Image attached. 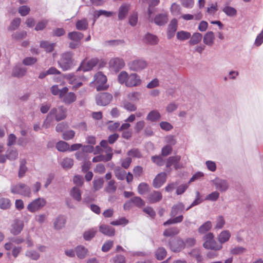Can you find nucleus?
I'll return each instance as SVG.
<instances>
[{
  "label": "nucleus",
  "mask_w": 263,
  "mask_h": 263,
  "mask_svg": "<svg viewBox=\"0 0 263 263\" xmlns=\"http://www.w3.org/2000/svg\"><path fill=\"white\" fill-rule=\"evenodd\" d=\"M107 79L102 72H98L94 76V83L96 85V90L98 91L106 90L108 88V85L106 84Z\"/></svg>",
  "instance_id": "obj_5"
},
{
  "label": "nucleus",
  "mask_w": 263,
  "mask_h": 263,
  "mask_svg": "<svg viewBox=\"0 0 263 263\" xmlns=\"http://www.w3.org/2000/svg\"><path fill=\"white\" fill-rule=\"evenodd\" d=\"M99 231L101 233L108 236H113L115 234V230L111 226L102 224L99 227Z\"/></svg>",
  "instance_id": "obj_20"
},
{
  "label": "nucleus",
  "mask_w": 263,
  "mask_h": 263,
  "mask_svg": "<svg viewBox=\"0 0 263 263\" xmlns=\"http://www.w3.org/2000/svg\"><path fill=\"white\" fill-rule=\"evenodd\" d=\"M113 245V241L108 240L103 245L101 250L104 252H107L112 247Z\"/></svg>",
  "instance_id": "obj_58"
},
{
  "label": "nucleus",
  "mask_w": 263,
  "mask_h": 263,
  "mask_svg": "<svg viewBox=\"0 0 263 263\" xmlns=\"http://www.w3.org/2000/svg\"><path fill=\"white\" fill-rule=\"evenodd\" d=\"M114 172L116 177L118 180H123L125 179L126 174L125 171L121 170L120 167H117L115 168Z\"/></svg>",
  "instance_id": "obj_44"
},
{
  "label": "nucleus",
  "mask_w": 263,
  "mask_h": 263,
  "mask_svg": "<svg viewBox=\"0 0 263 263\" xmlns=\"http://www.w3.org/2000/svg\"><path fill=\"white\" fill-rule=\"evenodd\" d=\"M70 194L71 196L76 200L80 201L81 200V192L77 187H73L71 189Z\"/></svg>",
  "instance_id": "obj_34"
},
{
  "label": "nucleus",
  "mask_w": 263,
  "mask_h": 263,
  "mask_svg": "<svg viewBox=\"0 0 263 263\" xmlns=\"http://www.w3.org/2000/svg\"><path fill=\"white\" fill-rule=\"evenodd\" d=\"M180 230L176 227H171L165 229L163 232V235L165 237H173L179 233Z\"/></svg>",
  "instance_id": "obj_27"
},
{
  "label": "nucleus",
  "mask_w": 263,
  "mask_h": 263,
  "mask_svg": "<svg viewBox=\"0 0 263 263\" xmlns=\"http://www.w3.org/2000/svg\"><path fill=\"white\" fill-rule=\"evenodd\" d=\"M75 135V132L72 130H67L63 134V138L66 140L72 139Z\"/></svg>",
  "instance_id": "obj_59"
},
{
  "label": "nucleus",
  "mask_w": 263,
  "mask_h": 263,
  "mask_svg": "<svg viewBox=\"0 0 263 263\" xmlns=\"http://www.w3.org/2000/svg\"><path fill=\"white\" fill-rule=\"evenodd\" d=\"M111 159V155L110 154H106V156L100 155L93 158V162H98L101 161L107 162Z\"/></svg>",
  "instance_id": "obj_36"
},
{
  "label": "nucleus",
  "mask_w": 263,
  "mask_h": 263,
  "mask_svg": "<svg viewBox=\"0 0 263 263\" xmlns=\"http://www.w3.org/2000/svg\"><path fill=\"white\" fill-rule=\"evenodd\" d=\"M191 36V34L189 32L180 31L177 33L176 37L177 39L180 41L186 40L190 39Z\"/></svg>",
  "instance_id": "obj_42"
},
{
  "label": "nucleus",
  "mask_w": 263,
  "mask_h": 263,
  "mask_svg": "<svg viewBox=\"0 0 263 263\" xmlns=\"http://www.w3.org/2000/svg\"><path fill=\"white\" fill-rule=\"evenodd\" d=\"M124 66L125 63L123 60L119 58H112L109 62V67L116 72L119 71Z\"/></svg>",
  "instance_id": "obj_13"
},
{
  "label": "nucleus",
  "mask_w": 263,
  "mask_h": 263,
  "mask_svg": "<svg viewBox=\"0 0 263 263\" xmlns=\"http://www.w3.org/2000/svg\"><path fill=\"white\" fill-rule=\"evenodd\" d=\"M68 90L67 87L61 89L60 99L66 104H72L77 100L76 95L73 92H68Z\"/></svg>",
  "instance_id": "obj_6"
},
{
  "label": "nucleus",
  "mask_w": 263,
  "mask_h": 263,
  "mask_svg": "<svg viewBox=\"0 0 263 263\" xmlns=\"http://www.w3.org/2000/svg\"><path fill=\"white\" fill-rule=\"evenodd\" d=\"M231 233L228 230L222 231L218 236L219 242L222 245L229 241L231 237Z\"/></svg>",
  "instance_id": "obj_26"
},
{
  "label": "nucleus",
  "mask_w": 263,
  "mask_h": 263,
  "mask_svg": "<svg viewBox=\"0 0 263 263\" xmlns=\"http://www.w3.org/2000/svg\"><path fill=\"white\" fill-rule=\"evenodd\" d=\"M168 21V15L166 13H160L156 15L154 19V23L158 26H163Z\"/></svg>",
  "instance_id": "obj_19"
},
{
  "label": "nucleus",
  "mask_w": 263,
  "mask_h": 263,
  "mask_svg": "<svg viewBox=\"0 0 263 263\" xmlns=\"http://www.w3.org/2000/svg\"><path fill=\"white\" fill-rule=\"evenodd\" d=\"M222 10L227 15L229 16H234L237 13V11L234 8L228 6H225Z\"/></svg>",
  "instance_id": "obj_47"
},
{
  "label": "nucleus",
  "mask_w": 263,
  "mask_h": 263,
  "mask_svg": "<svg viewBox=\"0 0 263 263\" xmlns=\"http://www.w3.org/2000/svg\"><path fill=\"white\" fill-rule=\"evenodd\" d=\"M21 20L20 18H14L11 23L8 29L9 30H14L16 29L21 24Z\"/></svg>",
  "instance_id": "obj_52"
},
{
  "label": "nucleus",
  "mask_w": 263,
  "mask_h": 263,
  "mask_svg": "<svg viewBox=\"0 0 263 263\" xmlns=\"http://www.w3.org/2000/svg\"><path fill=\"white\" fill-rule=\"evenodd\" d=\"M26 161L24 159H22L20 161V166L18 172V177L21 178L23 177L27 171V168L26 166Z\"/></svg>",
  "instance_id": "obj_46"
},
{
  "label": "nucleus",
  "mask_w": 263,
  "mask_h": 263,
  "mask_svg": "<svg viewBox=\"0 0 263 263\" xmlns=\"http://www.w3.org/2000/svg\"><path fill=\"white\" fill-rule=\"evenodd\" d=\"M214 182L216 189L220 192H225L229 187L228 183L225 180L216 179Z\"/></svg>",
  "instance_id": "obj_21"
},
{
  "label": "nucleus",
  "mask_w": 263,
  "mask_h": 263,
  "mask_svg": "<svg viewBox=\"0 0 263 263\" xmlns=\"http://www.w3.org/2000/svg\"><path fill=\"white\" fill-rule=\"evenodd\" d=\"M162 198V195L159 191H154L151 193L147 197L150 203H155L160 201Z\"/></svg>",
  "instance_id": "obj_18"
},
{
  "label": "nucleus",
  "mask_w": 263,
  "mask_h": 263,
  "mask_svg": "<svg viewBox=\"0 0 263 263\" xmlns=\"http://www.w3.org/2000/svg\"><path fill=\"white\" fill-rule=\"evenodd\" d=\"M76 252L79 258L83 259L87 255L88 250L84 246H79L76 248Z\"/></svg>",
  "instance_id": "obj_30"
},
{
  "label": "nucleus",
  "mask_w": 263,
  "mask_h": 263,
  "mask_svg": "<svg viewBox=\"0 0 263 263\" xmlns=\"http://www.w3.org/2000/svg\"><path fill=\"white\" fill-rule=\"evenodd\" d=\"M170 10L171 13L175 16H177L181 14L180 6L175 3L172 4Z\"/></svg>",
  "instance_id": "obj_48"
},
{
  "label": "nucleus",
  "mask_w": 263,
  "mask_h": 263,
  "mask_svg": "<svg viewBox=\"0 0 263 263\" xmlns=\"http://www.w3.org/2000/svg\"><path fill=\"white\" fill-rule=\"evenodd\" d=\"M148 190V185L146 183H141L138 186V191L140 194H144Z\"/></svg>",
  "instance_id": "obj_56"
},
{
  "label": "nucleus",
  "mask_w": 263,
  "mask_h": 263,
  "mask_svg": "<svg viewBox=\"0 0 263 263\" xmlns=\"http://www.w3.org/2000/svg\"><path fill=\"white\" fill-rule=\"evenodd\" d=\"M120 123L118 122H114L112 121H109L108 122V129L111 132L116 130L118 128H119Z\"/></svg>",
  "instance_id": "obj_57"
},
{
  "label": "nucleus",
  "mask_w": 263,
  "mask_h": 263,
  "mask_svg": "<svg viewBox=\"0 0 263 263\" xmlns=\"http://www.w3.org/2000/svg\"><path fill=\"white\" fill-rule=\"evenodd\" d=\"M180 159L181 157L179 155H176L168 157L166 162V167H170L172 165H174V168L176 170L181 168V166L179 164V162Z\"/></svg>",
  "instance_id": "obj_14"
},
{
  "label": "nucleus",
  "mask_w": 263,
  "mask_h": 263,
  "mask_svg": "<svg viewBox=\"0 0 263 263\" xmlns=\"http://www.w3.org/2000/svg\"><path fill=\"white\" fill-rule=\"evenodd\" d=\"M118 79L120 84H125L127 87H129L140 85L141 83L140 77L138 74L136 73L128 74L125 71H123L119 73Z\"/></svg>",
  "instance_id": "obj_1"
},
{
  "label": "nucleus",
  "mask_w": 263,
  "mask_h": 263,
  "mask_svg": "<svg viewBox=\"0 0 263 263\" xmlns=\"http://www.w3.org/2000/svg\"><path fill=\"white\" fill-rule=\"evenodd\" d=\"M68 36L70 40L79 42L83 39L84 35L81 32L73 31L69 32L68 34Z\"/></svg>",
  "instance_id": "obj_31"
},
{
  "label": "nucleus",
  "mask_w": 263,
  "mask_h": 263,
  "mask_svg": "<svg viewBox=\"0 0 263 263\" xmlns=\"http://www.w3.org/2000/svg\"><path fill=\"white\" fill-rule=\"evenodd\" d=\"M24 224L23 221L18 220H15L12 225L10 232L13 235H18L23 230Z\"/></svg>",
  "instance_id": "obj_17"
},
{
  "label": "nucleus",
  "mask_w": 263,
  "mask_h": 263,
  "mask_svg": "<svg viewBox=\"0 0 263 263\" xmlns=\"http://www.w3.org/2000/svg\"><path fill=\"white\" fill-rule=\"evenodd\" d=\"M66 220L64 216H58L54 222V228L57 230H60L63 228L65 224Z\"/></svg>",
  "instance_id": "obj_28"
},
{
  "label": "nucleus",
  "mask_w": 263,
  "mask_h": 263,
  "mask_svg": "<svg viewBox=\"0 0 263 263\" xmlns=\"http://www.w3.org/2000/svg\"><path fill=\"white\" fill-rule=\"evenodd\" d=\"M177 20L175 18L173 19L169 24L167 27V36L168 39H171L175 35L177 29Z\"/></svg>",
  "instance_id": "obj_16"
},
{
  "label": "nucleus",
  "mask_w": 263,
  "mask_h": 263,
  "mask_svg": "<svg viewBox=\"0 0 263 263\" xmlns=\"http://www.w3.org/2000/svg\"><path fill=\"white\" fill-rule=\"evenodd\" d=\"M88 22L86 18L78 20L76 24V28L79 30H85L88 28Z\"/></svg>",
  "instance_id": "obj_35"
},
{
  "label": "nucleus",
  "mask_w": 263,
  "mask_h": 263,
  "mask_svg": "<svg viewBox=\"0 0 263 263\" xmlns=\"http://www.w3.org/2000/svg\"><path fill=\"white\" fill-rule=\"evenodd\" d=\"M128 223V220L124 217H122L118 220L112 221L110 224L112 226H125Z\"/></svg>",
  "instance_id": "obj_55"
},
{
  "label": "nucleus",
  "mask_w": 263,
  "mask_h": 263,
  "mask_svg": "<svg viewBox=\"0 0 263 263\" xmlns=\"http://www.w3.org/2000/svg\"><path fill=\"white\" fill-rule=\"evenodd\" d=\"M204 242L203 246L206 249L213 250L215 251L220 250L222 248L221 244H218L214 239V235L212 233H208L203 236Z\"/></svg>",
  "instance_id": "obj_4"
},
{
  "label": "nucleus",
  "mask_w": 263,
  "mask_h": 263,
  "mask_svg": "<svg viewBox=\"0 0 263 263\" xmlns=\"http://www.w3.org/2000/svg\"><path fill=\"white\" fill-rule=\"evenodd\" d=\"M18 12L22 16H26L29 14L30 9L27 6H22L18 8Z\"/></svg>",
  "instance_id": "obj_63"
},
{
  "label": "nucleus",
  "mask_w": 263,
  "mask_h": 263,
  "mask_svg": "<svg viewBox=\"0 0 263 263\" xmlns=\"http://www.w3.org/2000/svg\"><path fill=\"white\" fill-rule=\"evenodd\" d=\"M212 228V223L207 221L201 225L198 229V232L200 234H204L209 231Z\"/></svg>",
  "instance_id": "obj_40"
},
{
  "label": "nucleus",
  "mask_w": 263,
  "mask_h": 263,
  "mask_svg": "<svg viewBox=\"0 0 263 263\" xmlns=\"http://www.w3.org/2000/svg\"><path fill=\"white\" fill-rule=\"evenodd\" d=\"M184 210V205L182 202H178L174 205L170 212L171 217H175L178 213L183 212Z\"/></svg>",
  "instance_id": "obj_23"
},
{
  "label": "nucleus",
  "mask_w": 263,
  "mask_h": 263,
  "mask_svg": "<svg viewBox=\"0 0 263 263\" xmlns=\"http://www.w3.org/2000/svg\"><path fill=\"white\" fill-rule=\"evenodd\" d=\"M73 56V53L70 51L65 52L60 55L58 64L63 71L68 70L72 67L74 62Z\"/></svg>",
  "instance_id": "obj_2"
},
{
  "label": "nucleus",
  "mask_w": 263,
  "mask_h": 263,
  "mask_svg": "<svg viewBox=\"0 0 263 263\" xmlns=\"http://www.w3.org/2000/svg\"><path fill=\"white\" fill-rule=\"evenodd\" d=\"M202 35L201 33L196 32L194 33L192 36H191V39L189 41L190 44L191 45H195L199 43L202 40Z\"/></svg>",
  "instance_id": "obj_38"
},
{
  "label": "nucleus",
  "mask_w": 263,
  "mask_h": 263,
  "mask_svg": "<svg viewBox=\"0 0 263 263\" xmlns=\"http://www.w3.org/2000/svg\"><path fill=\"white\" fill-rule=\"evenodd\" d=\"M147 65L146 61L142 59L135 60L128 64L130 69L136 71H138L145 68Z\"/></svg>",
  "instance_id": "obj_12"
},
{
  "label": "nucleus",
  "mask_w": 263,
  "mask_h": 263,
  "mask_svg": "<svg viewBox=\"0 0 263 263\" xmlns=\"http://www.w3.org/2000/svg\"><path fill=\"white\" fill-rule=\"evenodd\" d=\"M166 174L162 172L158 174L153 180V185L155 188L160 187L166 181Z\"/></svg>",
  "instance_id": "obj_15"
},
{
  "label": "nucleus",
  "mask_w": 263,
  "mask_h": 263,
  "mask_svg": "<svg viewBox=\"0 0 263 263\" xmlns=\"http://www.w3.org/2000/svg\"><path fill=\"white\" fill-rule=\"evenodd\" d=\"M122 106L125 109L130 112L135 111L137 108L135 104L127 101H123Z\"/></svg>",
  "instance_id": "obj_41"
},
{
  "label": "nucleus",
  "mask_w": 263,
  "mask_h": 263,
  "mask_svg": "<svg viewBox=\"0 0 263 263\" xmlns=\"http://www.w3.org/2000/svg\"><path fill=\"white\" fill-rule=\"evenodd\" d=\"M57 149L60 152H65L69 149V145L64 141H60L56 144Z\"/></svg>",
  "instance_id": "obj_50"
},
{
  "label": "nucleus",
  "mask_w": 263,
  "mask_h": 263,
  "mask_svg": "<svg viewBox=\"0 0 263 263\" xmlns=\"http://www.w3.org/2000/svg\"><path fill=\"white\" fill-rule=\"evenodd\" d=\"M130 202L134 203L136 206L139 207L143 206L145 204L144 201L140 197H134L130 199V202L124 204V209L126 208V206H127V205L129 204Z\"/></svg>",
  "instance_id": "obj_33"
},
{
  "label": "nucleus",
  "mask_w": 263,
  "mask_h": 263,
  "mask_svg": "<svg viewBox=\"0 0 263 263\" xmlns=\"http://www.w3.org/2000/svg\"><path fill=\"white\" fill-rule=\"evenodd\" d=\"M48 21L46 20L39 22L35 27V30L36 31L42 30L46 27Z\"/></svg>",
  "instance_id": "obj_64"
},
{
  "label": "nucleus",
  "mask_w": 263,
  "mask_h": 263,
  "mask_svg": "<svg viewBox=\"0 0 263 263\" xmlns=\"http://www.w3.org/2000/svg\"><path fill=\"white\" fill-rule=\"evenodd\" d=\"M133 173L135 177L139 178L143 175V169L140 166H136L133 169Z\"/></svg>",
  "instance_id": "obj_62"
},
{
  "label": "nucleus",
  "mask_w": 263,
  "mask_h": 263,
  "mask_svg": "<svg viewBox=\"0 0 263 263\" xmlns=\"http://www.w3.org/2000/svg\"><path fill=\"white\" fill-rule=\"evenodd\" d=\"M169 246L172 251L179 252L185 247L184 240L180 237L174 238L169 241Z\"/></svg>",
  "instance_id": "obj_9"
},
{
  "label": "nucleus",
  "mask_w": 263,
  "mask_h": 263,
  "mask_svg": "<svg viewBox=\"0 0 263 263\" xmlns=\"http://www.w3.org/2000/svg\"><path fill=\"white\" fill-rule=\"evenodd\" d=\"M215 35L212 31L207 32L204 35L203 39V43L210 46H212L214 42Z\"/></svg>",
  "instance_id": "obj_24"
},
{
  "label": "nucleus",
  "mask_w": 263,
  "mask_h": 263,
  "mask_svg": "<svg viewBox=\"0 0 263 263\" xmlns=\"http://www.w3.org/2000/svg\"><path fill=\"white\" fill-rule=\"evenodd\" d=\"M98 63L99 60L97 58H92L88 61H83L78 68L77 71H87L91 70Z\"/></svg>",
  "instance_id": "obj_11"
},
{
  "label": "nucleus",
  "mask_w": 263,
  "mask_h": 263,
  "mask_svg": "<svg viewBox=\"0 0 263 263\" xmlns=\"http://www.w3.org/2000/svg\"><path fill=\"white\" fill-rule=\"evenodd\" d=\"M55 43H50L47 41H42L40 43V47L44 48L47 52H52L54 48Z\"/></svg>",
  "instance_id": "obj_32"
},
{
  "label": "nucleus",
  "mask_w": 263,
  "mask_h": 263,
  "mask_svg": "<svg viewBox=\"0 0 263 263\" xmlns=\"http://www.w3.org/2000/svg\"><path fill=\"white\" fill-rule=\"evenodd\" d=\"M11 192L13 194H20L28 197L31 195L30 188L27 185L21 183L12 186Z\"/></svg>",
  "instance_id": "obj_7"
},
{
  "label": "nucleus",
  "mask_w": 263,
  "mask_h": 263,
  "mask_svg": "<svg viewBox=\"0 0 263 263\" xmlns=\"http://www.w3.org/2000/svg\"><path fill=\"white\" fill-rule=\"evenodd\" d=\"M97 228H93L85 231L83 234L84 239L86 241H89L92 239L97 233Z\"/></svg>",
  "instance_id": "obj_25"
},
{
  "label": "nucleus",
  "mask_w": 263,
  "mask_h": 263,
  "mask_svg": "<svg viewBox=\"0 0 263 263\" xmlns=\"http://www.w3.org/2000/svg\"><path fill=\"white\" fill-rule=\"evenodd\" d=\"M166 251L164 248H159L156 251V257L158 260H162L166 256Z\"/></svg>",
  "instance_id": "obj_45"
},
{
  "label": "nucleus",
  "mask_w": 263,
  "mask_h": 263,
  "mask_svg": "<svg viewBox=\"0 0 263 263\" xmlns=\"http://www.w3.org/2000/svg\"><path fill=\"white\" fill-rule=\"evenodd\" d=\"M26 72V69L24 68L15 67L12 71V76L16 77H21L24 76Z\"/></svg>",
  "instance_id": "obj_39"
},
{
  "label": "nucleus",
  "mask_w": 263,
  "mask_h": 263,
  "mask_svg": "<svg viewBox=\"0 0 263 263\" xmlns=\"http://www.w3.org/2000/svg\"><path fill=\"white\" fill-rule=\"evenodd\" d=\"M219 194L217 191H214L209 194L205 198L206 200L216 201L219 197Z\"/></svg>",
  "instance_id": "obj_61"
},
{
  "label": "nucleus",
  "mask_w": 263,
  "mask_h": 263,
  "mask_svg": "<svg viewBox=\"0 0 263 263\" xmlns=\"http://www.w3.org/2000/svg\"><path fill=\"white\" fill-rule=\"evenodd\" d=\"M161 116L157 110H152L146 116V120L151 122H156L160 119Z\"/></svg>",
  "instance_id": "obj_29"
},
{
  "label": "nucleus",
  "mask_w": 263,
  "mask_h": 263,
  "mask_svg": "<svg viewBox=\"0 0 263 263\" xmlns=\"http://www.w3.org/2000/svg\"><path fill=\"white\" fill-rule=\"evenodd\" d=\"M130 9V5L127 4H122L119 9L118 18L122 20L125 18Z\"/></svg>",
  "instance_id": "obj_22"
},
{
  "label": "nucleus",
  "mask_w": 263,
  "mask_h": 263,
  "mask_svg": "<svg viewBox=\"0 0 263 263\" xmlns=\"http://www.w3.org/2000/svg\"><path fill=\"white\" fill-rule=\"evenodd\" d=\"M144 42L151 45L157 44L158 39L157 36L151 33H147L144 38Z\"/></svg>",
  "instance_id": "obj_37"
},
{
  "label": "nucleus",
  "mask_w": 263,
  "mask_h": 263,
  "mask_svg": "<svg viewBox=\"0 0 263 263\" xmlns=\"http://www.w3.org/2000/svg\"><path fill=\"white\" fill-rule=\"evenodd\" d=\"M112 100V96L108 92L99 93L96 96V104L99 106H106Z\"/></svg>",
  "instance_id": "obj_8"
},
{
  "label": "nucleus",
  "mask_w": 263,
  "mask_h": 263,
  "mask_svg": "<svg viewBox=\"0 0 263 263\" xmlns=\"http://www.w3.org/2000/svg\"><path fill=\"white\" fill-rule=\"evenodd\" d=\"M116 182L114 180H110L107 183L105 187V191L108 193H113L117 190V186L115 184Z\"/></svg>",
  "instance_id": "obj_43"
},
{
  "label": "nucleus",
  "mask_w": 263,
  "mask_h": 263,
  "mask_svg": "<svg viewBox=\"0 0 263 263\" xmlns=\"http://www.w3.org/2000/svg\"><path fill=\"white\" fill-rule=\"evenodd\" d=\"M73 164V161L72 159L69 158H64L62 162L63 167L65 168H70Z\"/></svg>",
  "instance_id": "obj_54"
},
{
  "label": "nucleus",
  "mask_w": 263,
  "mask_h": 263,
  "mask_svg": "<svg viewBox=\"0 0 263 263\" xmlns=\"http://www.w3.org/2000/svg\"><path fill=\"white\" fill-rule=\"evenodd\" d=\"M11 206L10 200L8 198H2L0 199V208L6 210L10 208Z\"/></svg>",
  "instance_id": "obj_49"
},
{
  "label": "nucleus",
  "mask_w": 263,
  "mask_h": 263,
  "mask_svg": "<svg viewBox=\"0 0 263 263\" xmlns=\"http://www.w3.org/2000/svg\"><path fill=\"white\" fill-rule=\"evenodd\" d=\"M66 112L67 109L63 106H59L58 108H53L48 115L43 126H45L46 128L48 127L46 123H48V119L50 116H53L57 121H59L66 118Z\"/></svg>",
  "instance_id": "obj_3"
},
{
  "label": "nucleus",
  "mask_w": 263,
  "mask_h": 263,
  "mask_svg": "<svg viewBox=\"0 0 263 263\" xmlns=\"http://www.w3.org/2000/svg\"><path fill=\"white\" fill-rule=\"evenodd\" d=\"M46 204V201L44 198H39L29 203L27 209L29 212L34 213L41 209Z\"/></svg>",
  "instance_id": "obj_10"
},
{
  "label": "nucleus",
  "mask_w": 263,
  "mask_h": 263,
  "mask_svg": "<svg viewBox=\"0 0 263 263\" xmlns=\"http://www.w3.org/2000/svg\"><path fill=\"white\" fill-rule=\"evenodd\" d=\"M104 181L103 178H99L94 179L93 181V187L95 191L99 190L101 189L103 185Z\"/></svg>",
  "instance_id": "obj_51"
},
{
  "label": "nucleus",
  "mask_w": 263,
  "mask_h": 263,
  "mask_svg": "<svg viewBox=\"0 0 263 263\" xmlns=\"http://www.w3.org/2000/svg\"><path fill=\"white\" fill-rule=\"evenodd\" d=\"M218 10L217 3L211 4L209 7L207 8L206 12L209 14H214Z\"/></svg>",
  "instance_id": "obj_60"
},
{
  "label": "nucleus",
  "mask_w": 263,
  "mask_h": 263,
  "mask_svg": "<svg viewBox=\"0 0 263 263\" xmlns=\"http://www.w3.org/2000/svg\"><path fill=\"white\" fill-rule=\"evenodd\" d=\"M64 79H66L69 84L73 85L77 82V78L72 73L66 74L64 77Z\"/></svg>",
  "instance_id": "obj_53"
}]
</instances>
